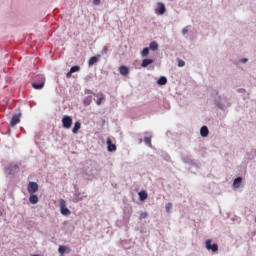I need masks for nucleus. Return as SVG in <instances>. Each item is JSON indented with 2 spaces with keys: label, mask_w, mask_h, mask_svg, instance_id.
Wrapping results in <instances>:
<instances>
[{
  "label": "nucleus",
  "mask_w": 256,
  "mask_h": 256,
  "mask_svg": "<svg viewBox=\"0 0 256 256\" xmlns=\"http://www.w3.org/2000/svg\"><path fill=\"white\" fill-rule=\"evenodd\" d=\"M149 48L151 49V51H157V49H159V44H157V42H151L149 45Z\"/></svg>",
  "instance_id": "16"
},
{
  "label": "nucleus",
  "mask_w": 256,
  "mask_h": 256,
  "mask_svg": "<svg viewBox=\"0 0 256 256\" xmlns=\"http://www.w3.org/2000/svg\"><path fill=\"white\" fill-rule=\"evenodd\" d=\"M139 143H143V138H140V139H139Z\"/></svg>",
  "instance_id": "34"
},
{
  "label": "nucleus",
  "mask_w": 256,
  "mask_h": 256,
  "mask_svg": "<svg viewBox=\"0 0 256 256\" xmlns=\"http://www.w3.org/2000/svg\"><path fill=\"white\" fill-rule=\"evenodd\" d=\"M81 67L79 66H72L70 69V73H77V71H80Z\"/></svg>",
  "instance_id": "21"
},
{
  "label": "nucleus",
  "mask_w": 256,
  "mask_h": 256,
  "mask_svg": "<svg viewBox=\"0 0 256 256\" xmlns=\"http://www.w3.org/2000/svg\"><path fill=\"white\" fill-rule=\"evenodd\" d=\"M171 209H173V204L172 203L166 204V211H167V213H171Z\"/></svg>",
  "instance_id": "23"
},
{
  "label": "nucleus",
  "mask_w": 256,
  "mask_h": 256,
  "mask_svg": "<svg viewBox=\"0 0 256 256\" xmlns=\"http://www.w3.org/2000/svg\"><path fill=\"white\" fill-rule=\"evenodd\" d=\"M144 142L148 145V147H151V137H145Z\"/></svg>",
  "instance_id": "24"
},
{
  "label": "nucleus",
  "mask_w": 256,
  "mask_h": 256,
  "mask_svg": "<svg viewBox=\"0 0 256 256\" xmlns=\"http://www.w3.org/2000/svg\"><path fill=\"white\" fill-rule=\"evenodd\" d=\"M158 85H167V78L165 76H162L157 81Z\"/></svg>",
  "instance_id": "19"
},
{
  "label": "nucleus",
  "mask_w": 256,
  "mask_h": 256,
  "mask_svg": "<svg viewBox=\"0 0 256 256\" xmlns=\"http://www.w3.org/2000/svg\"><path fill=\"white\" fill-rule=\"evenodd\" d=\"M241 63H247V58L242 59Z\"/></svg>",
  "instance_id": "33"
},
{
  "label": "nucleus",
  "mask_w": 256,
  "mask_h": 256,
  "mask_svg": "<svg viewBox=\"0 0 256 256\" xmlns=\"http://www.w3.org/2000/svg\"><path fill=\"white\" fill-rule=\"evenodd\" d=\"M27 190L30 195L37 193L39 191V184L37 182H29Z\"/></svg>",
  "instance_id": "1"
},
{
  "label": "nucleus",
  "mask_w": 256,
  "mask_h": 256,
  "mask_svg": "<svg viewBox=\"0 0 256 256\" xmlns=\"http://www.w3.org/2000/svg\"><path fill=\"white\" fill-rule=\"evenodd\" d=\"M119 73L125 77L129 75V68L127 66H120Z\"/></svg>",
  "instance_id": "11"
},
{
  "label": "nucleus",
  "mask_w": 256,
  "mask_h": 256,
  "mask_svg": "<svg viewBox=\"0 0 256 256\" xmlns=\"http://www.w3.org/2000/svg\"><path fill=\"white\" fill-rule=\"evenodd\" d=\"M3 215V211L0 210V217Z\"/></svg>",
  "instance_id": "35"
},
{
  "label": "nucleus",
  "mask_w": 256,
  "mask_h": 256,
  "mask_svg": "<svg viewBox=\"0 0 256 256\" xmlns=\"http://www.w3.org/2000/svg\"><path fill=\"white\" fill-rule=\"evenodd\" d=\"M65 251H67V246H59L58 252L60 253V255H64Z\"/></svg>",
  "instance_id": "20"
},
{
  "label": "nucleus",
  "mask_w": 256,
  "mask_h": 256,
  "mask_svg": "<svg viewBox=\"0 0 256 256\" xmlns=\"http://www.w3.org/2000/svg\"><path fill=\"white\" fill-rule=\"evenodd\" d=\"M103 52L105 53V55H107V53H109V47L105 46L103 48Z\"/></svg>",
  "instance_id": "30"
},
{
  "label": "nucleus",
  "mask_w": 256,
  "mask_h": 256,
  "mask_svg": "<svg viewBox=\"0 0 256 256\" xmlns=\"http://www.w3.org/2000/svg\"><path fill=\"white\" fill-rule=\"evenodd\" d=\"M201 137H208L209 136V128L207 126H202L200 129Z\"/></svg>",
  "instance_id": "10"
},
{
  "label": "nucleus",
  "mask_w": 256,
  "mask_h": 256,
  "mask_svg": "<svg viewBox=\"0 0 256 256\" xmlns=\"http://www.w3.org/2000/svg\"><path fill=\"white\" fill-rule=\"evenodd\" d=\"M188 29L187 28H184L183 30H182V33H183V35H185L186 33H188Z\"/></svg>",
  "instance_id": "32"
},
{
  "label": "nucleus",
  "mask_w": 256,
  "mask_h": 256,
  "mask_svg": "<svg viewBox=\"0 0 256 256\" xmlns=\"http://www.w3.org/2000/svg\"><path fill=\"white\" fill-rule=\"evenodd\" d=\"M29 202L32 203V205H36V203H39V197L35 194H30Z\"/></svg>",
  "instance_id": "13"
},
{
  "label": "nucleus",
  "mask_w": 256,
  "mask_h": 256,
  "mask_svg": "<svg viewBox=\"0 0 256 256\" xmlns=\"http://www.w3.org/2000/svg\"><path fill=\"white\" fill-rule=\"evenodd\" d=\"M105 99L104 96L98 98V100L96 101V105H101V103H103V100Z\"/></svg>",
  "instance_id": "25"
},
{
  "label": "nucleus",
  "mask_w": 256,
  "mask_h": 256,
  "mask_svg": "<svg viewBox=\"0 0 256 256\" xmlns=\"http://www.w3.org/2000/svg\"><path fill=\"white\" fill-rule=\"evenodd\" d=\"M60 213L65 216L71 215V211L67 209V202L64 199H60Z\"/></svg>",
  "instance_id": "2"
},
{
  "label": "nucleus",
  "mask_w": 256,
  "mask_h": 256,
  "mask_svg": "<svg viewBox=\"0 0 256 256\" xmlns=\"http://www.w3.org/2000/svg\"><path fill=\"white\" fill-rule=\"evenodd\" d=\"M84 93H85V95H93V91H91L89 89H85Z\"/></svg>",
  "instance_id": "28"
},
{
  "label": "nucleus",
  "mask_w": 256,
  "mask_h": 256,
  "mask_svg": "<svg viewBox=\"0 0 256 256\" xmlns=\"http://www.w3.org/2000/svg\"><path fill=\"white\" fill-rule=\"evenodd\" d=\"M62 125L64 129H71V125H73V119L70 116H64L62 118Z\"/></svg>",
  "instance_id": "3"
},
{
  "label": "nucleus",
  "mask_w": 256,
  "mask_h": 256,
  "mask_svg": "<svg viewBox=\"0 0 256 256\" xmlns=\"http://www.w3.org/2000/svg\"><path fill=\"white\" fill-rule=\"evenodd\" d=\"M178 67H185V61L178 60Z\"/></svg>",
  "instance_id": "26"
},
{
  "label": "nucleus",
  "mask_w": 256,
  "mask_h": 256,
  "mask_svg": "<svg viewBox=\"0 0 256 256\" xmlns=\"http://www.w3.org/2000/svg\"><path fill=\"white\" fill-rule=\"evenodd\" d=\"M106 143L108 145L107 149L110 153H113V151H117V146L113 144V142L111 141V138H108Z\"/></svg>",
  "instance_id": "7"
},
{
  "label": "nucleus",
  "mask_w": 256,
  "mask_h": 256,
  "mask_svg": "<svg viewBox=\"0 0 256 256\" xmlns=\"http://www.w3.org/2000/svg\"><path fill=\"white\" fill-rule=\"evenodd\" d=\"M99 61V58H97V57H91L90 59H89V61H88V65L91 67V66H93V65H95V63H97Z\"/></svg>",
  "instance_id": "17"
},
{
  "label": "nucleus",
  "mask_w": 256,
  "mask_h": 256,
  "mask_svg": "<svg viewBox=\"0 0 256 256\" xmlns=\"http://www.w3.org/2000/svg\"><path fill=\"white\" fill-rule=\"evenodd\" d=\"M243 181V178L241 177H237L234 182H233V187H235V189H239L241 187V183Z\"/></svg>",
  "instance_id": "12"
},
{
  "label": "nucleus",
  "mask_w": 256,
  "mask_h": 256,
  "mask_svg": "<svg viewBox=\"0 0 256 256\" xmlns=\"http://www.w3.org/2000/svg\"><path fill=\"white\" fill-rule=\"evenodd\" d=\"M79 129H81V122L76 121L75 124H74V127L72 129V133H74V134L79 133Z\"/></svg>",
  "instance_id": "14"
},
{
  "label": "nucleus",
  "mask_w": 256,
  "mask_h": 256,
  "mask_svg": "<svg viewBox=\"0 0 256 256\" xmlns=\"http://www.w3.org/2000/svg\"><path fill=\"white\" fill-rule=\"evenodd\" d=\"M71 75H73V73H71V71H69V72L66 74L67 79H71Z\"/></svg>",
  "instance_id": "31"
},
{
  "label": "nucleus",
  "mask_w": 256,
  "mask_h": 256,
  "mask_svg": "<svg viewBox=\"0 0 256 256\" xmlns=\"http://www.w3.org/2000/svg\"><path fill=\"white\" fill-rule=\"evenodd\" d=\"M18 123H21L20 115H14L10 121L11 127H15V125H18Z\"/></svg>",
  "instance_id": "8"
},
{
  "label": "nucleus",
  "mask_w": 256,
  "mask_h": 256,
  "mask_svg": "<svg viewBox=\"0 0 256 256\" xmlns=\"http://www.w3.org/2000/svg\"><path fill=\"white\" fill-rule=\"evenodd\" d=\"M93 101V96H87L83 99L84 105H91V102Z\"/></svg>",
  "instance_id": "15"
},
{
  "label": "nucleus",
  "mask_w": 256,
  "mask_h": 256,
  "mask_svg": "<svg viewBox=\"0 0 256 256\" xmlns=\"http://www.w3.org/2000/svg\"><path fill=\"white\" fill-rule=\"evenodd\" d=\"M165 11H167V8H165V4H163L162 2H158L155 8V13L157 15H165Z\"/></svg>",
  "instance_id": "4"
},
{
  "label": "nucleus",
  "mask_w": 256,
  "mask_h": 256,
  "mask_svg": "<svg viewBox=\"0 0 256 256\" xmlns=\"http://www.w3.org/2000/svg\"><path fill=\"white\" fill-rule=\"evenodd\" d=\"M152 63H153V60H151V59H144L142 61V67H149V65H152Z\"/></svg>",
  "instance_id": "18"
},
{
  "label": "nucleus",
  "mask_w": 256,
  "mask_h": 256,
  "mask_svg": "<svg viewBox=\"0 0 256 256\" xmlns=\"http://www.w3.org/2000/svg\"><path fill=\"white\" fill-rule=\"evenodd\" d=\"M138 197H139L140 201H146V199L149 197V194H147V191L141 190L138 193Z\"/></svg>",
  "instance_id": "9"
},
{
  "label": "nucleus",
  "mask_w": 256,
  "mask_h": 256,
  "mask_svg": "<svg viewBox=\"0 0 256 256\" xmlns=\"http://www.w3.org/2000/svg\"><path fill=\"white\" fill-rule=\"evenodd\" d=\"M93 5H101V0H93Z\"/></svg>",
  "instance_id": "29"
},
{
  "label": "nucleus",
  "mask_w": 256,
  "mask_h": 256,
  "mask_svg": "<svg viewBox=\"0 0 256 256\" xmlns=\"http://www.w3.org/2000/svg\"><path fill=\"white\" fill-rule=\"evenodd\" d=\"M147 212H143L140 214V219H147Z\"/></svg>",
  "instance_id": "27"
},
{
  "label": "nucleus",
  "mask_w": 256,
  "mask_h": 256,
  "mask_svg": "<svg viewBox=\"0 0 256 256\" xmlns=\"http://www.w3.org/2000/svg\"><path fill=\"white\" fill-rule=\"evenodd\" d=\"M142 57H147L149 55V48H144L141 53Z\"/></svg>",
  "instance_id": "22"
},
{
  "label": "nucleus",
  "mask_w": 256,
  "mask_h": 256,
  "mask_svg": "<svg viewBox=\"0 0 256 256\" xmlns=\"http://www.w3.org/2000/svg\"><path fill=\"white\" fill-rule=\"evenodd\" d=\"M206 249L208 251H213L214 253L219 251V246L217 244L211 245V239L206 240Z\"/></svg>",
  "instance_id": "5"
},
{
  "label": "nucleus",
  "mask_w": 256,
  "mask_h": 256,
  "mask_svg": "<svg viewBox=\"0 0 256 256\" xmlns=\"http://www.w3.org/2000/svg\"><path fill=\"white\" fill-rule=\"evenodd\" d=\"M33 89H43L45 87V78L43 76H40V83H32Z\"/></svg>",
  "instance_id": "6"
}]
</instances>
